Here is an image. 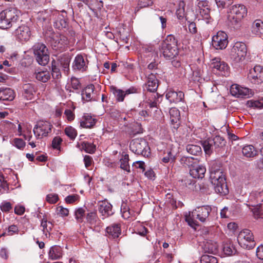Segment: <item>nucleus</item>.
<instances>
[{
    "instance_id": "nucleus-1",
    "label": "nucleus",
    "mask_w": 263,
    "mask_h": 263,
    "mask_svg": "<svg viewBox=\"0 0 263 263\" xmlns=\"http://www.w3.org/2000/svg\"><path fill=\"white\" fill-rule=\"evenodd\" d=\"M211 211L212 208L209 205L197 207L192 212H189L188 215H185V221L190 227L196 229V227L199 226L197 220L203 223L210 221Z\"/></svg>"
},
{
    "instance_id": "nucleus-2",
    "label": "nucleus",
    "mask_w": 263,
    "mask_h": 263,
    "mask_svg": "<svg viewBox=\"0 0 263 263\" xmlns=\"http://www.w3.org/2000/svg\"><path fill=\"white\" fill-rule=\"evenodd\" d=\"M160 51L166 60H172L178 55V41L173 35H168L161 43Z\"/></svg>"
},
{
    "instance_id": "nucleus-3",
    "label": "nucleus",
    "mask_w": 263,
    "mask_h": 263,
    "mask_svg": "<svg viewBox=\"0 0 263 263\" xmlns=\"http://www.w3.org/2000/svg\"><path fill=\"white\" fill-rule=\"evenodd\" d=\"M18 18V11L15 8H9L2 11L0 13V28H10Z\"/></svg>"
},
{
    "instance_id": "nucleus-4",
    "label": "nucleus",
    "mask_w": 263,
    "mask_h": 263,
    "mask_svg": "<svg viewBox=\"0 0 263 263\" xmlns=\"http://www.w3.org/2000/svg\"><path fill=\"white\" fill-rule=\"evenodd\" d=\"M210 180L214 187L215 192L220 195H226L229 193L226 183V174L224 172H217L210 175Z\"/></svg>"
},
{
    "instance_id": "nucleus-5",
    "label": "nucleus",
    "mask_w": 263,
    "mask_h": 263,
    "mask_svg": "<svg viewBox=\"0 0 263 263\" xmlns=\"http://www.w3.org/2000/svg\"><path fill=\"white\" fill-rule=\"evenodd\" d=\"M247 10L242 4H236L230 9L228 18L233 25H238L242 20L247 16Z\"/></svg>"
},
{
    "instance_id": "nucleus-6",
    "label": "nucleus",
    "mask_w": 263,
    "mask_h": 263,
    "mask_svg": "<svg viewBox=\"0 0 263 263\" xmlns=\"http://www.w3.org/2000/svg\"><path fill=\"white\" fill-rule=\"evenodd\" d=\"M32 50L37 62L41 65H46L49 62V51L45 44L35 43L32 47Z\"/></svg>"
},
{
    "instance_id": "nucleus-7",
    "label": "nucleus",
    "mask_w": 263,
    "mask_h": 263,
    "mask_svg": "<svg viewBox=\"0 0 263 263\" xmlns=\"http://www.w3.org/2000/svg\"><path fill=\"white\" fill-rule=\"evenodd\" d=\"M129 148L135 154L145 157H148L151 154L147 142L142 138L133 139L130 143Z\"/></svg>"
},
{
    "instance_id": "nucleus-8",
    "label": "nucleus",
    "mask_w": 263,
    "mask_h": 263,
    "mask_svg": "<svg viewBox=\"0 0 263 263\" xmlns=\"http://www.w3.org/2000/svg\"><path fill=\"white\" fill-rule=\"evenodd\" d=\"M226 143L225 139L220 136H216L213 139H208L202 142V145L206 154L210 155L213 151L223 147Z\"/></svg>"
},
{
    "instance_id": "nucleus-9",
    "label": "nucleus",
    "mask_w": 263,
    "mask_h": 263,
    "mask_svg": "<svg viewBox=\"0 0 263 263\" xmlns=\"http://www.w3.org/2000/svg\"><path fill=\"white\" fill-rule=\"evenodd\" d=\"M247 49L243 42H237L234 44L231 50L230 58L235 63L243 61L247 54Z\"/></svg>"
},
{
    "instance_id": "nucleus-10",
    "label": "nucleus",
    "mask_w": 263,
    "mask_h": 263,
    "mask_svg": "<svg viewBox=\"0 0 263 263\" xmlns=\"http://www.w3.org/2000/svg\"><path fill=\"white\" fill-rule=\"evenodd\" d=\"M237 241L242 248L248 250L253 248L255 246L253 234L248 229L243 230L239 233Z\"/></svg>"
},
{
    "instance_id": "nucleus-11",
    "label": "nucleus",
    "mask_w": 263,
    "mask_h": 263,
    "mask_svg": "<svg viewBox=\"0 0 263 263\" xmlns=\"http://www.w3.org/2000/svg\"><path fill=\"white\" fill-rule=\"evenodd\" d=\"M52 124L46 121H40L33 128V133L37 139L46 137L51 132Z\"/></svg>"
},
{
    "instance_id": "nucleus-12",
    "label": "nucleus",
    "mask_w": 263,
    "mask_h": 263,
    "mask_svg": "<svg viewBox=\"0 0 263 263\" xmlns=\"http://www.w3.org/2000/svg\"><path fill=\"white\" fill-rule=\"evenodd\" d=\"M248 79L253 84H259L263 82V67L257 65L250 70Z\"/></svg>"
},
{
    "instance_id": "nucleus-13",
    "label": "nucleus",
    "mask_w": 263,
    "mask_h": 263,
    "mask_svg": "<svg viewBox=\"0 0 263 263\" xmlns=\"http://www.w3.org/2000/svg\"><path fill=\"white\" fill-rule=\"evenodd\" d=\"M212 46L216 49H223L228 43V35L223 31H219L212 37Z\"/></svg>"
},
{
    "instance_id": "nucleus-14",
    "label": "nucleus",
    "mask_w": 263,
    "mask_h": 263,
    "mask_svg": "<svg viewBox=\"0 0 263 263\" xmlns=\"http://www.w3.org/2000/svg\"><path fill=\"white\" fill-rule=\"evenodd\" d=\"M14 35L18 41L26 42L30 39L31 33L28 26L22 25L15 30Z\"/></svg>"
},
{
    "instance_id": "nucleus-15",
    "label": "nucleus",
    "mask_w": 263,
    "mask_h": 263,
    "mask_svg": "<svg viewBox=\"0 0 263 263\" xmlns=\"http://www.w3.org/2000/svg\"><path fill=\"white\" fill-rule=\"evenodd\" d=\"M111 90L116 98V100L118 102H123L126 95L137 92V89L134 87L129 88L125 91H123L122 89L116 88V87L112 86L111 87Z\"/></svg>"
},
{
    "instance_id": "nucleus-16",
    "label": "nucleus",
    "mask_w": 263,
    "mask_h": 263,
    "mask_svg": "<svg viewBox=\"0 0 263 263\" xmlns=\"http://www.w3.org/2000/svg\"><path fill=\"white\" fill-rule=\"evenodd\" d=\"M99 212L104 218L108 217L114 214L112 205L107 200L99 201L98 203Z\"/></svg>"
},
{
    "instance_id": "nucleus-17",
    "label": "nucleus",
    "mask_w": 263,
    "mask_h": 263,
    "mask_svg": "<svg viewBox=\"0 0 263 263\" xmlns=\"http://www.w3.org/2000/svg\"><path fill=\"white\" fill-rule=\"evenodd\" d=\"M199 8V14L202 19L205 21L206 24H209L213 21L210 15V9L208 7L207 3L201 2L198 3Z\"/></svg>"
},
{
    "instance_id": "nucleus-18",
    "label": "nucleus",
    "mask_w": 263,
    "mask_h": 263,
    "mask_svg": "<svg viewBox=\"0 0 263 263\" xmlns=\"http://www.w3.org/2000/svg\"><path fill=\"white\" fill-rule=\"evenodd\" d=\"M205 172V167L202 165H199L198 163L194 164L190 169V175L194 178H203Z\"/></svg>"
},
{
    "instance_id": "nucleus-19",
    "label": "nucleus",
    "mask_w": 263,
    "mask_h": 263,
    "mask_svg": "<svg viewBox=\"0 0 263 263\" xmlns=\"http://www.w3.org/2000/svg\"><path fill=\"white\" fill-rule=\"evenodd\" d=\"M166 98L171 103H178L184 98V93L182 91H175L172 89H167L166 93Z\"/></svg>"
},
{
    "instance_id": "nucleus-20",
    "label": "nucleus",
    "mask_w": 263,
    "mask_h": 263,
    "mask_svg": "<svg viewBox=\"0 0 263 263\" xmlns=\"http://www.w3.org/2000/svg\"><path fill=\"white\" fill-rule=\"evenodd\" d=\"M218 245L211 240H206L203 241L201 248L204 253L216 254L218 252Z\"/></svg>"
},
{
    "instance_id": "nucleus-21",
    "label": "nucleus",
    "mask_w": 263,
    "mask_h": 263,
    "mask_svg": "<svg viewBox=\"0 0 263 263\" xmlns=\"http://www.w3.org/2000/svg\"><path fill=\"white\" fill-rule=\"evenodd\" d=\"M158 87V81L156 78V74L151 73L147 76V82L146 88L147 91L155 92Z\"/></svg>"
},
{
    "instance_id": "nucleus-22",
    "label": "nucleus",
    "mask_w": 263,
    "mask_h": 263,
    "mask_svg": "<svg viewBox=\"0 0 263 263\" xmlns=\"http://www.w3.org/2000/svg\"><path fill=\"white\" fill-rule=\"evenodd\" d=\"M230 92L232 96L237 98H243L249 95V89L240 86L237 84L232 85L230 88Z\"/></svg>"
},
{
    "instance_id": "nucleus-23",
    "label": "nucleus",
    "mask_w": 263,
    "mask_h": 263,
    "mask_svg": "<svg viewBox=\"0 0 263 263\" xmlns=\"http://www.w3.org/2000/svg\"><path fill=\"white\" fill-rule=\"evenodd\" d=\"M211 67L213 71H219L223 72L222 74L225 75L227 72L228 69V65L223 61H221L219 58H215L212 60L211 63Z\"/></svg>"
},
{
    "instance_id": "nucleus-24",
    "label": "nucleus",
    "mask_w": 263,
    "mask_h": 263,
    "mask_svg": "<svg viewBox=\"0 0 263 263\" xmlns=\"http://www.w3.org/2000/svg\"><path fill=\"white\" fill-rule=\"evenodd\" d=\"M170 119L172 125V127L177 129L180 126V111L175 107H173L170 110Z\"/></svg>"
},
{
    "instance_id": "nucleus-25",
    "label": "nucleus",
    "mask_w": 263,
    "mask_h": 263,
    "mask_svg": "<svg viewBox=\"0 0 263 263\" xmlns=\"http://www.w3.org/2000/svg\"><path fill=\"white\" fill-rule=\"evenodd\" d=\"M87 60H85L82 55L78 54L75 58L73 68L74 69L84 71L87 67Z\"/></svg>"
},
{
    "instance_id": "nucleus-26",
    "label": "nucleus",
    "mask_w": 263,
    "mask_h": 263,
    "mask_svg": "<svg viewBox=\"0 0 263 263\" xmlns=\"http://www.w3.org/2000/svg\"><path fill=\"white\" fill-rule=\"evenodd\" d=\"M106 231L109 237L112 238H118L121 233L120 225L114 223L107 227L106 229Z\"/></svg>"
},
{
    "instance_id": "nucleus-27",
    "label": "nucleus",
    "mask_w": 263,
    "mask_h": 263,
    "mask_svg": "<svg viewBox=\"0 0 263 263\" xmlns=\"http://www.w3.org/2000/svg\"><path fill=\"white\" fill-rule=\"evenodd\" d=\"M96 121V119L93 118L88 114H85L82 118L80 122V126L82 128H91L95 126Z\"/></svg>"
},
{
    "instance_id": "nucleus-28",
    "label": "nucleus",
    "mask_w": 263,
    "mask_h": 263,
    "mask_svg": "<svg viewBox=\"0 0 263 263\" xmlns=\"http://www.w3.org/2000/svg\"><path fill=\"white\" fill-rule=\"evenodd\" d=\"M14 98V91L10 88L0 89V100L12 101Z\"/></svg>"
},
{
    "instance_id": "nucleus-29",
    "label": "nucleus",
    "mask_w": 263,
    "mask_h": 263,
    "mask_svg": "<svg viewBox=\"0 0 263 263\" xmlns=\"http://www.w3.org/2000/svg\"><path fill=\"white\" fill-rule=\"evenodd\" d=\"M67 38L63 35H55L53 38L52 44L57 49H62L67 44Z\"/></svg>"
},
{
    "instance_id": "nucleus-30",
    "label": "nucleus",
    "mask_w": 263,
    "mask_h": 263,
    "mask_svg": "<svg viewBox=\"0 0 263 263\" xmlns=\"http://www.w3.org/2000/svg\"><path fill=\"white\" fill-rule=\"evenodd\" d=\"M48 255L51 259H59L62 256V248L59 246H54L50 249Z\"/></svg>"
},
{
    "instance_id": "nucleus-31",
    "label": "nucleus",
    "mask_w": 263,
    "mask_h": 263,
    "mask_svg": "<svg viewBox=\"0 0 263 263\" xmlns=\"http://www.w3.org/2000/svg\"><path fill=\"white\" fill-rule=\"evenodd\" d=\"M23 96L27 100H31L33 97L35 89L34 86L29 83L25 84L23 86Z\"/></svg>"
},
{
    "instance_id": "nucleus-32",
    "label": "nucleus",
    "mask_w": 263,
    "mask_h": 263,
    "mask_svg": "<svg viewBox=\"0 0 263 263\" xmlns=\"http://www.w3.org/2000/svg\"><path fill=\"white\" fill-rule=\"evenodd\" d=\"M58 62L64 72L67 74L69 70V63L70 62L69 57L67 55H62L59 58Z\"/></svg>"
},
{
    "instance_id": "nucleus-33",
    "label": "nucleus",
    "mask_w": 263,
    "mask_h": 263,
    "mask_svg": "<svg viewBox=\"0 0 263 263\" xmlns=\"http://www.w3.org/2000/svg\"><path fill=\"white\" fill-rule=\"evenodd\" d=\"M95 86L92 84L88 85L82 91L81 93L82 99L85 101H90L92 100V93L93 92Z\"/></svg>"
},
{
    "instance_id": "nucleus-34",
    "label": "nucleus",
    "mask_w": 263,
    "mask_h": 263,
    "mask_svg": "<svg viewBox=\"0 0 263 263\" xmlns=\"http://www.w3.org/2000/svg\"><path fill=\"white\" fill-rule=\"evenodd\" d=\"M223 253L228 256L235 255L237 253V250L233 243L230 240L224 243L223 245Z\"/></svg>"
},
{
    "instance_id": "nucleus-35",
    "label": "nucleus",
    "mask_w": 263,
    "mask_h": 263,
    "mask_svg": "<svg viewBox=\"0 0 263 263\" xmlns=\"http://www.w3.org/2000/svg\"><path fill=\"white\" fill-rule=\"evenodd\" d=\"M252 32L256 35L263 34V22L260 20H255L252 26Z\"/></svg>"
},
{
    "instance_id": "nucleus-36",
    "label": "nucleus",
    "mask_w": 263,
    "mask_h": 263,
    "mask_svg": "<svg viewBox=\"0 0 263 263\" xmlns=\"http://www.w3.org/2000/svg\"><path fill=\"white\" fill-rule=\"evenodd\" d=\"M41 227H42V231L46 235H47V233H49L50 231H51L53 224L48 221L47 217L44 216L43 218L41 219Z\"/></svg>"
},
{
    "instance_id": "nucleus-37",
    "label": "nucleus",
    "mask_w": 263,
    "mask_h": 263,
    "mask_svg": "<svg viewBox=\"0 0 263 263\" xmlns=\"http://www.w3.org/2000/svg\"><path fill=\"white\" fill-rule=\"evenodd\" d=\"M210 175L217 173V172H224L220 162L213 160L210 163Z\"/></svg>"
},
{
    "instance_id": "nucleus-38",
    "label": "nucleus",
    "mask_w": 263,
    "mask_h": 263,
    "mask_svg": "<svg viewBox=\"0 0 263 263\" xmlns=\"http://www.w3.org/2000/svg\"><path fill=\"white\" fill-rule=\"evenodd\" d=\"M36 79L40 81L45 83L48 81L50 78V75L48 71H40L35 72L34 73Z\"/></svg>"
},
{
    "instance_id": "nucleus-39",
    "label": "nucleus",
    "mask_w": 263,
    "mask_h": 263,
    "mask_svg": "<svg viewBox=\"0 0 263 263\" xmlns=\"http://www.w3.org/2000/svg\"><path fill=\"white\" fill-rule=\"evenodd\" d=\"M243 156L248 158L253 157L257 154V151L255 150L252 145H246L242 149Z\"/></svg>"
},
{
    "instance_id": "nucleus-40",
    "label": "nucleus",
    "mask_w": 263,
    "mask_h": 263,
    "mask_svg": "<svg viewBox=\"0 0 263 263\" xmlns=\"http://www.w3.org/2000/svg\"><path fill=\"white\" fill-rule=\"evenodd\" d=\"M186 150L189 154L197 156L201 153V147L196 145L188 144L186 146Z\"/></svg>"
},
{
    "instance_id": "nucleus-41",
    "label": "nucleus",
    "mask_w": 263,
    "mask_h": 263,
    "mask_svg": "<svg viewBox=\"0 0 263 263\" xmlns=\"http://www.w3.org/2000/svg\"><path fill=\"white\" fill-rule=\"evenodd\" d=\"M129 161V156L128 154H125L123 158L120 159V168L127 173L130 172V167L128 164Z\"/></svg>"
},
{
    "instance_id": "nucleus-42",
    "label": "nucleus",
    "mask_w": 263,
    "mask_h": 263,
    "mask_svg": "<svg viewBox=\"0 0 263 263\" xmlns=\"http://www.w3.org/2000/svg\"><path fill=\"white\" fill-rule=\"evenodd\" d=\"M198 160L192 157H183L181 159V163L190 167V169L194 164L197 163Z\"/></svg>"
},
{
    "instance_id": "nucleus-43",
    "label": "nucleus",
    "mask_w": 263,
    "mask_h": 263,
    "mask_svg": "<svg viewBox=\"0 0 263 263\" xmlns=\"http://www.w3.org/2000/svg\"><path fill=\"white\" fill-rule=\"evenodd\" d=\"M81 146L82 148L87 153L93 154L96 151V145L91 143L85 141L82 142Z\"/></svg>"
},
{
    "instance_id": "nucleus-44",
    "label": "nucleus",
    "mask_w": 263,
    "mask_h": 263,
    "mask_svg": "<svg viewBox=\"0 0 263 263\" xmlns=\"http://www.w3.org/2000/svg\"><path fill=\"white\" fill-rule=\"evenodd\" d=\"M154 0H138L136 10L138 11L140 9L152 6L154 4Z\"/></svg>"
},
{
    "instance_id": "nucleus-45",
    "label": "nucleus",
    "mask_w": 263,
    "mask_h": 263,
    "mask_svg": "<svg viewBox=\"0 0 263 263\" xmlns=\"http://www.w3.org/2000/svg\"><path fill=\"white\" fill-rule=\"evenodd\" d=\"M64 132L65 135L72 140L76 138L78 134L77 130L72 126L66 127Z\"/></svg>"
},
{
    "instance_id": "nucleus-46",
    "label": "nucleus",
    "mask_w": 263,
    "mask_h": 263,
    "mask_svg": "<svg viewBox=\"0 0 263 263\" xmlns=\"http://www.w3.org/2000/svg\"><path fill=\"white\" fill-rule=\"evenodd\" d=\"M201 263H218L217 258L213 256L202 255L200 259Z\"/></svg>"
},
{
    "instance_id": "nucleus-47",
    "label": "nucleus",
    "mask_w": 263,
    "mask_h": 263,
    "mask_svg": "<svg viewBox=\"0 0 263 263\" xmlns=\"http://www.w3.org/2000/svg\"><path fill=\"white\" fill-rule=\"evenodd\" d=\"M19 232L18 228L17 226L12 224L7 229V232H4L0 235V237L4 236L5 235H13L14 234H18Z\"/></svg>"
},
{
    "instance_id": "nucleus-48",
    "label": "nucleus",
    "mask_w": 263,
    "mask_h": 263,
    "mask_svg": "<svg viewBox=\"0 0 263 263\" xmlns=\"http://www.w3.org/2000/svg\"><path fill=\"white\" fill-rule=\"evenodd\" d=\"M86 219L87 222L91 224H94L97 223L98 220L97 214L96 212H91L87 213Z\"/></svg>"
},
{
    "instance_id": "nucleus-49",
    "label": "nucleus",
    "mask_w": 263,
    "mask_h": 263,
    "mask_svg": "<svg viewBox=\"0 0 263 263\" xmlns=\"http://www.w3.org/2000/svg\"><path fill=\"white\" fill-rule=\"evenodd\" d=\"M215 1L218 7L221 9L228 7L233 3V0H215Z\"/></svg>"
},
{
    "instance_id": "nucleus-50",
    "label": "nucleus",
    "mask_w": 263,
    "mask_h": 263,
    "mask_svg": "<svg viewBox=\"0 0 263 263\" xmlns=\"http://www.w3.org/2000/svg\"><path fill=\"white\" fill-rule=\"evenodd\" d=\"M85 210L82 208H79L75 211L74 215L76 219L79 222H82L85 214Z\"/></svg>"
},
{
    "instance_id": "nucleus-51",
    "label": "nucleus",
    "mask_w": 263,
    "mask_h": 263,
    "mask_svg": "<svg viewBox=\"0 0 263 263\" xmlns=\"http://www.w3.org/2000/svg\"><path fill=\"white\" fill-rule=\"evenodd\" d=\"M0 208L3 212H9L12 210V204L10 202L4 201L0 204Z\"/></svg>"
},
{
    "instance_id": "nucleus-52",
    "label": "nucleus",
    "mask_w": 263,
    "mask_h": 263,
    "mask_svg": "<svg viewBox=\"0 0 263 263\" xmlns=\"http://www.w3.org/2000/svg\"><path fill=\"white\" fill-rule=\"evenodd\" d=\"M154 100L152 101V100H149L147 102V105H146V107H149V108L153 107H157V103L159 101V98L161 97V96L159 95L158 93L156 94H154Z\"/></svg>"
},
{
    "instance_id": "nucleus-53",
    "label": "nucleus",
    "mask_w": 263,
    "mask_h": 263,
    "mask_svg": "<svg viewBox=\"0 0 263 263\" xmlns=\"http://www.w3.org/2000/svg\"><path fill=\"white\" fill-rule=\"evenodd\" d=\"M250 107L254 108H263V98L259 100L250 101L248 103Z\"/></svg>"
},
{
    "instance_id": "nucleus-54",
    "label": "nucleus",
    "mask_w": 263,
    "mask_h": 263,
    "mask_svg": "<svg viewBox=\"0 0 263 263\" xmlns=\"http://www.w3.org/2000/svg\"><path fill=\"white\" fill-rule=\"evenodd\" d=\"M59 200L58 195L54 193L48 194L46 196V201L50 204H54Z\"/></svg>"
},
{
    "instance_id": "nucleus-55",
    "label": "nucleus",
    "mask_w": 263,
    "mask_h": 263,
    "mask_svg": "<svg viewBox=\"0 0 263 263\" xmlns=\"http://www.w3.org/2000/svg\"><path fill=\"white\" fill-rule=\"evenodd\" d=\"M62 139L60 137H55L52 142V146L54 149H60V145L62 142Z\"/></svg>"
},
{
    "instance_id": "nucleus-56",
    "label": "nucleus",
    "mask_w": 263,
    "mask_h": 263,
    "mask_svg": "<svg viewBox=\"0 0 263 263\" xmlns=\"http://www.w3.org/2000/svg\"><path fill=\"white\" fill-rule=\"evenodd\" d=\"M13 142V145L18 149H23L25 146V142L22 139L15 138Z\"/></svg>"
},
{
    "instance_id": "nucleus-57",
    "label": "nucleus",
    "mask_w": 263,
    "mask_h": 263,
    "mask_svg": "<svg viewBox=\"0 0 263 263\" xmlns=\"http://www.w3.org/2000/svg\"><path fill=\"white\" fill-rule=\"evenodd\" d=\"M57 213L61 216H67L69 214V210L62 206H59L57 208Z\"/></svg>"
},
{
    "instance_id": "nucleus-58",
    "label": "nucleus",
    "mask_w": 263,
    "mask_h": 263,
    "mask_svg": "<svg viewBox=\"0 0 263 263\" xmlns=\"http://www.w3.org/2000/svg\"><path fill=\"white\" fill-rule=\"evenodd\" d=\"M7 189V184L3 175L0 173V192L3 193Z\"/></svg>"
},
{
    "instance_id": "nucleus-59",
    "label": "nucleus",
    "mask_w": 263,
    "mask_h": 263,
    "mask_svg": "<svg viewBox=\"0 0 263 263\" xmlns=\"http://www.w3.org/2000/svg\"><path fill=\"white\" fill-rule=\"evenodd\" d=\"M175 157L174 155H173L172 154L171 152H168L167 156L165 157H164L162 159V162L165 163H168L170 161L173 162L175 161Z\"/></svg>"
},
{
    "instance_id": "nucleus-60",
    "label": "nucleus",
    "mask_w": 263,
    "mask_h": 263,
    "mask_svg": "<svg viewBox=\"0 0 263 263\" xmlns=\"http://www.w3.org/2000/svg\"><path fill=\"white\" fill-rule=\"evenodd\" d=\"M79 198V196L77 195H69L65 198V201L67 203H72L77 201Z\"/></svg>"
},
{
    "instance_id": "nucleus-61",
    "label": "nucleus",
    "mask_w": 263,
    "mask_h": 263,
    "mask_svg": "<svg viewBox=\"0 0 263 263\" xmlns=\"http://www.w3.org/2000/svg\"><path fill=\"white\" fill-rule=\"evenodd\" d=\"M52 76L53 79H59L61 77V73L60 69L55 66H52Z\"/></svg>"
},
{
    "instance_id": "nucleus-62",
    "label": "nucleus",
    "mask_w": 263,
    "mask_h": 263,
    "mask_svg": "<svg viewBox=\"0 0 263 263\" xmlns=\"http://www.w3.org/2000/svg\"><path fill=\"white\" fill-rule=\"evenodd\" d=\"M64 115L69 121H71L74 119L75 115L70 109H66L64 111Z\"/></svg>"
},
{
    "instance_id": "nucleus-63",
    "label": "nucleus",
    "mask_w": 263,
    "mask_h": 263,
    "mask_svg": "<svg viewBox=\"0 0 263 263\" xmlns=\"http://www.w3.org/2000/svg\"><path fill=\"white\" fill-rule=\"evenodd\" d=\"M71 83L72 87L74 89H78L80 87L79 80L75 77L71 78Z\"/></svg>"
},
{
    "instance_id": "nucleus-64",
    "label": "nucleus",
    "mask_w": 263,
    "mask_h": 263,
    "mask_svg": "<svg viewBox=\"0 0 263 263\" xmlns=\"http://www.w3.org/2000/svg\"><path fill=\"white\" fill-rule=\"evenodd\" d=\"M25 208L24 206L17 205L14 208V213L18 215H22L24 214Z\"/></svg>"
}]
</instances>
